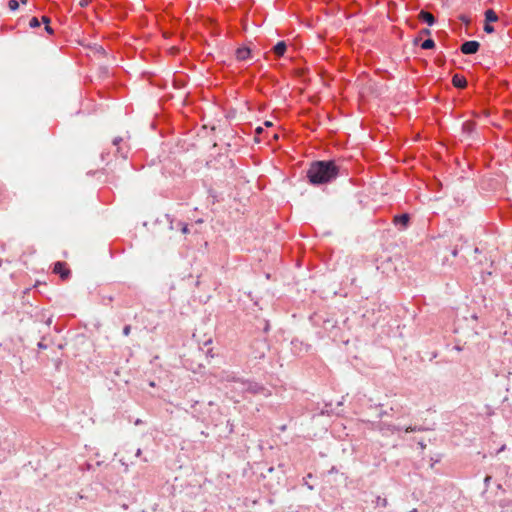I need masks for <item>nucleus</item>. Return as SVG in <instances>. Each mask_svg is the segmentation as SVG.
<instances>
[{"label": "nucleus", "mask_w": 512, "mask_h": 512, "mask_svg": "<svg viewBox=\"0 0 512 512\" xmlns=\"http://www.w3.org/2000/svg\"><path fill=\"white\" fill-rule=\"evenodd\" d=\"M340 174V167L334 160H316L310 163L306 173L309 183L313 186L329 184Z\"/></svg>", "instance_id": "f257e3e1"}, {"label": "nucleus", "mask_w": 512, "mask_h": 512, "mask_svg": "<svg viewBox=\"0 0 512 512\" xmlns=\"http://www.w3.org/2000/svg\"><path fill=\"white\" fill-rule=\"evenodd\" d=\"M480 43L475 40H469L462 43L460 51L465 55H472L478 52Z\"/></svg>", "instance_id": "f03ea898"}, {"label": "nucleus", "mask_w": 512, "mask_h": 512, "mask_svg": "<svg viewBox=\"0 0 512 512\" xmlns=\"http://www.w3.org/2000/svg\"><path fill=\"white\" fill-rule=\"evenodd\" d=\"M122 142L123 139L121 137H115L113 139V145L116 147V155L126 159L128 156V149L121 146Z\"/></svg>", "instance_id": "7ed1b4c3"}, {"label": "nucleus", "mask_w": 512, "mask_h": 512, "mask_svg": "<svg viewBox=\"0 0 512 512\" xmlns=\"http://www.w3.org/2000/svg\"><path fill=\"white\" fill-rule=\"evenodd\" d=\"M235 56L239 61H246L251 58V50L248 47H239L235 51Z\"/></svg>", "instance_id": "20e7f679"}, {"label": "nucleus", "mask_w": 512, "mask_h": 512, "mask_svg": "<svg viewBox=\"0 0 512 512\" xmlns=\"http://www.w3.org/2000/svg\"><path fill=\"white\" fill-rule=\"evenodd\" d=\"M419 20L426 23L428 26H432L436 23V18L428 11L421 10L418 15Z\"/></svg>", "instance_id": "39448f33"}, {"label": "nucleus", "mask_w": 512, "mask_h": 512, "mask_svg": "<svg viewBox=\"0 0 512 512\" xmlns=\"http://www.w3.org/2000/svg\"><path fill=\"white\" fill-rule=\"evenodd\" d=\"M452 84L456 88L464 89L467 86V80L463 75L455 74L452 77Z\"/></svg>", "instance_id": "423d86ee"}, {"label": "nucleus", "mask_w": 512, "mask_h": 512, "mask_svg": "<svg viewBox=\"0 0 512 512\" xmlns=\"http://www.w3.org/2000/svg\"><path fill=\"white\" fill-rule=\"evenodd\" d=\"M287 50V44L285 41H279L274 45L272 51L277 57H282Z\"/></svg>", "instance_id": "0eeeda50"}, {"label": "nucleus", "mask_w": 512, "mask_h": 512, "mask_svg": "<svg viewBox=\"0 0 512 512\" xmlns=\"http://www.w3.org/2000/svg\"><path fill=\"white\" fill-rule=\"evenodd\" d=\"M409 221L410 214L408 213H401L393 217V224H408Z\"/></svg>", "instance_id": "6e6552de"}, {"label": "nucleus", "mask_w": 512, "mask_h": 512, "mask_svg": "<svg viewBox=\"0 0 512 512\" xmlns=\"http://www.w3.org/2000/svg\"><path fill=\"white\" fill-rule=\"evenodd\" d=\"M64 266H65V265H64V263H62V262H57V263H55V265H54V272H55V273L60 274V276H61L63 279L67 278V277H68V275H69V273H70V272H69V270L64 269Z\"/></svg>", "instance_id": "1a4fd4ad"}, {"label": "nucleus", "mask_w": 512, "mask_h": 512, "mask_svg": "<svg viewBox=\"0 0 512 512\" xmlns=\"http://www.w3.org/2000/svg\"><path fill=\"white\" fill-rule=\"evenodd\" d=\"M485 15V23H492L498 21V15L493 9H488L484 13Z\"/></svg>", "instance_id": "9d476101"}, {"label": "nucleus", "mask_w": 512, "mask_h": 512, "mask_svg": "<svg viewBox=\"0 0 512 512\" xmlns=\"http://www.w3.org/2000/svg\"><path fill=\"white\" fill-rule=\"evenodd\" d=\"M476 124L473 121H465L462 124V131L466 134H471L475 130Z\"/></svg>", "instance_id": "9b49d317"}, {"label": "nucleus", "mask_w": 512, "mask_h": 512, "mask_svg": "<svg viewBox=\"0 0 512 512\" xmlns=\"http://www.w3.org/2000/svg\"><path fill=\"white\" fill-rule=\"evenodd\" d=\"M434 47H435V42L431 38H428V39L424 40L421 43V48L424 49V50H429V49H432Z\"/></svg>", "instance_id": "f8f14e48"}, {"label": "nucleus", "mask_w": 512, "mask_h": 512, "mask_svg": "<svg viewBox=\"0 0 512 512\" xmlns=\"http://www.w3.org/2000/svg\"><path fill=\"white\" fill-rule=\"evenodd\" d=\"M8 7L10 10L15 11L19 8V2L17 0H9Z\"/></svg>", "instance_id": "ddd939ff"}, {"label": "nucleus", "mask_w": 512, "mask_h": 512, "mask_svg": "<svg viewBox=\"0 0 512 512\" xmlns=\"http://www.w3.org/2000/svg\"><path fill=\"white\" fill-rule=\"evenodd\" d=\"M29 26L31 28H38L40 26V21L37 17H32L29 21Z\"/></svg>", "instance_id": "4468645a"}, {"label": "nucleus", "mask_w": 512, "mask_h": 512, "mask_svg": "<svg viewBox=\"0 0 512 512\" xmlns=\"http://www.w3.org/2000/svg\"><path fill=\"white\" fill-rule=\"evenodd\" d=\"M483 29L488 34H491L495 31L494 27L490 23H485Z\"/></svg>", "instance_id": "2eb2a0df"}, {"label": "nucleus", "mask_w": 512, "mask_h": 512, "mask_svg": "<svg viewBox=\"0 0 512 512\" xmlns=\"http://www.w3.org/2000/svg\"><path fill=\"white\" fill-rule=\"evenodd\" d=\"M419 33H420L421 36H428V35L431 34V31L428 28H424V29L420 30Z\"/></svg>", "instance_id": "dca6fc26"}, {"label": "nucleus", "mask_w": 512, "mask_h": 512, "mask_svg": "<svg viewBox=\"0 0 512 512\" xmlns=\"http://www.w3.org/2000/svg\"><path fill=\"white\" fill-rule=\"evenodd\" d=\"M41 21L44 25H49L51 22V19L48 16H42Z\"/></svg>", "instance_id": "f3484780"}, {"label": "nucleus", "mask_w": 512, "mask_h": 512, "mask_svg": "<svg viewBox=\"0 0 512 512\" xmlns=\"http://www.w3.org/2000/svg\"><path fill=\"white\" fill-rule=\"evenodd\" d=\"M130 332H131V326H130V325H127V326H125V327L123 328V334H124L125 336H128V335L130 334Z\"/></svg>", "instance_id": "a211bd4d"}, {"label": "nucleus", "mask_w": 512, "mask_h": 512, "mask_svg": "<svg viewBox=\"0 0 512 512\" xmlns=\"http://www.w3.org/2000/svg\"><path fill=\"white\" fill-rule=\"evenodd\" d=\"M90 2H91V0H80L79 5L81 7H86L89 5Z\"/></svg>", "instance_id": "6ab92c4d"}, {"label": "nucleus", "mask_w": 512, "mask_h": 512, "mask_svg": "<svg viewBox=\"0 0 512 512\" xmlns=\"http://www.w3.org/2000/svg\"><path fill=\"white\" fill-rule=\"evenodd\" d=\"M45 30L48 34H54V30L52 29V27L49 25H45Z\"/></svg>", "instance_id": "aec40b11"}, {"label": "nucleus", "mask_w": 512, "mask_h": 512, "mask_svg": "<svg viewBox=\"0 0 512 512\" xmlns=\"http://www.w3.org/2000/svg\"><path fill=\"white\" fill-rule=\"evenodd\" d=\"M419 429H417L416 427H406L405 428V432L408 433V432H414V431H418Z\"/></svg>", "instance_id": "412c9836"}, {"label": "nucleus", "mask_w": 512, "mask_h": 512, "mask_svg": "<svg viewBox=\"0 0 512 512\" xmlns=\"http://www.w3.org/2000/svg\"><path fill=\"white\" fill-rule=\"evenodd\" d=\"M263 131H264V129H263L261 126H259V127H257V128L255 129V133H256V135H260L261 133H263Z\"/></svg>", "instance_id": "4be33fe9"}, {"label": "nucleus", "mask_w": 512, "mask_h": 512, "mask_svg": "<svg viewBox=\"0 0 512 512\" xmlns=\"http://www.w3.org/2000/svg\"><path fill=\"white\" fill-rule=\"evenodd\" d=\"M181 231L183 234H186L188 232L187 226H182Z\"/></svg>", "instance_id": "5701e85b"}, {"label": "nucleus", "mask_w": 512, "mask_h": 512, "mask_svg": "<svg viewBox=\"0 0 512 512\" xmlns=\"http://www.w3.org/2000/svg\"><path fill=\"white\" fill-rule=\"evenodd\" d=\"M457 255H458V250H457V249H454V250L452 251V256H453V257H456Z\"/></svg>", "instance_id": "b1692460"}, {"label": "nucleus", "mask_w": 512, "mask_h": 512, "mask_svg": "<svg viewBox=\"0 0 512 512\" xmlns=\"http://www.w3.org/2000/svg\"><path fill=\"white\" fill-rule=\"evenodd\" d=\"M264 125H265V126H267V127H270V126H272V122H270V121H266V122L264 123Z\"/></svg>", "instance_id": "393cba45"}, {"label": "nucleus", "mask_w": 512, "mask_h": 512, "mask_svg": "<svg viewBox=\"0 0 512 512\" xmlns=\"http://www.w3.org/2000/svg\"><path fill=\"white\" fill-rule=\"evenodd\" d=\"M381 504H382L383 506H386V505H387V500H386V499H383V501H381Z\"/></svg>", "instance_id": "a878e982"}, {"label": "nucleus", "mask_w": 512, "mask_h": 512, "mask_svg": "<svg viewBox=\"0 0 512 512\" xmlns=\"http://www.w3.org/2000/svg\"><path fill=\"white\" fill-rule=\"evenodd\" d=\"M419 41H420V38H415L414 39V44L417 45Z\"/></svg>", "instance_id": "bb28decb"}, {"label": "nucleus", "mask_w": 512, "mask_h": 512, "mask_svg": "<svg viewBox=\"0 0 512 512\" xmlns=\"http://www.w3.org/2000/svg\"><path fill=\"white\" fill-rule=\"evenodd\" d=\"M203 220L202 219H198L195 224H202Z\"/></svg>", "instance_id": "cd10ccee"}, {"label": "nucleus", "mask_w": 512, "mask_h": 512, "mask_svg": "<svg viewBox=\"0 0 512 512\" xmlns=\"http://www.w3.org/2000/svg\"><path fill=\"white\" fill-rule=\"evenodd\" d=\"M461 20L465 21V22H468V20L464 16L461 17Z\"/></svg>", "instance_id": "c85d7f7f"}, {"label": "nucleus", "mask_w": 512, "mask_h": 512, "mask_svg": "<svg viewBox=\"0 0 512 512\" xmlns=\"http://www.w3.org/2000/svg\"><path fill=\"white\" fill-rule=\"evenodd\" d=\"M28 0H20L22 4H26Z\"/></svg>", "instance_id": "c756f323"}, {"label": "nucleus", "mask_w": 512, "mask_h": 512, "mask_svg": "<svg viewBox=\"0 0 512 512\" xmlns=\"http://www.w3.org/2000/svg\"><path fill=\"white\" fill-rule=\"evenodd\" d=\"M150 386L154 387V386H155V383H154V382H151V383H150Z\"/></svg>", "instance_id": "7c9ffc66"}]
</instances>
